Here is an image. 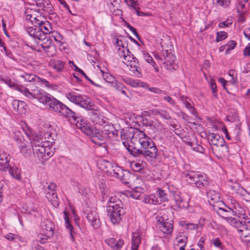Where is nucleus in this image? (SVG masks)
Wrapping results in <instances>:
<instances>
[{
  "instance_id": "f257e3e1",
  "label": "nucleus",
  "mask_w": 250,
  "mask_h": 250,
  "mask_svg": "<svg viewBox=\"0 0 250 250\" xmlns=\"http://www.w3.org/2000/svg\"><path fill=\"white\" fill-rule=\"evenodd\" d=\"M18 89L29 99H37L39 102L48 107L51 110L67 118H72L76 126L88 136L91 140L92 136H95L94 133L98 131V129L93 128L90 124L84 121L78 113L75 112L62 103L37 86L31 88V91L26 88L18 87Z\"/></svg>"
},
{
  "instance_id": "f03ea898",
  "label": "nucleus",
  "mask_w": 250,
  "mask_h": 250,
  "mask_svg": "<svg viewBox=\"0 0 250 250\" xmlns=\"http://www.w3.org/2000/svg\"><path fill=\"white\" fill-rule=\"evenodd\" d=\"M213 209L237 229L243 243L250 246V219L243 208H232L220 202L219 206L214 205Z\"/></svg>"
},
{
  "instance_id": "7ed1b4c3",
  "label": "nucleus",
  "mask_w": 250,
  "mask_h": 250,
  "mask_svg": "<svg viewBox=\"0 0 250 250\" xmlns=\"http://www.w3.org/2000/svg\"><path fill=\"white\" fill-rule=\"evenodd\" d=\"M32 144L33 154L37 157L39 160L44 161L48 160L53 155L54 148L50 146L51 142L49 141H45L46 137L44 138L41 137V135L36 134L31 130L26 132Z\"/></svg>"
},
{
  "instance_id": "20e7f679",
  "label": "nucleus",
  "mask_w": 250,
  "mask_h": 250,
  "mask_svg": "<svg viewBox=\"0 0 250 250\" xmlns=\"http://www.w3.org/2000/svg\"><path fill=\"white\" fill-rule=\"evenodd\" d=\"M66 97L70 102L79 105L83 108L90 110L89 115L91 120L94 122L97 123L99 119L100 113L98 110L95 109V105L89 98L81 95H77L74 92L66 93Z\"/></svg>"
},
{
  "instance_id": "39448f33",
  "label": "nucleus",
  "mask_w": 250,
  "mask_h": 250,
  "mask_svg": "<svg viewBox=\"0 0 250 250\" xmlns=\"http://www.w3.org/2000/svg\"><path fill=\"white\" fill-rule=\"evenodd\" d=\"M107 215L113 224H118L125 213L124 204L116 197H111L108 200Z\"/></svg>"
},
{
  "instance_id": "423d86ee",
  "label": "nucleus",
  "mask_w": 250,
  "mask_h": 250,
  "mask_svg": "<svg viewBox=\"0 0 250 250\" xmlns=\"http://www.w3.org/2000/svg\"><path fill=\"white\" fill-rule=\"evenodd\" d=\"M138 135L140 137L139 142L143 150V156L146 159L148 157L156 159L158 153L153 141L143 131H139Z\"/></svg>"
},
{
  "instance_id": "0eeeda50",
  "label": "nucleus",
  "mask_w": 250,
  "mask_h": 250,
  "mask_svg": "<svg viewBox=\"0 0 250 250\" xmlns=\"http://www.w3.org/2000/svg\"><path fill=\"white\" fill-rule=\"evenodd\" d=\"M182 174L188 183L195 184L198 188H207L209 185L207 175L201 174L198 171L186 170Z\"/></svg>"
},
{
  "instance_id": "6e6552de",
  "label": "nucleus",
  "mask_w": 250,
  "mask_h": 250,
  "mask_svg": "<svg viewBox=\"0 0 250 250\" xmlns=\"http://www.w3.org/2000/svg\"><path fill=\"white\" fill-rule=\"evenodd\" d=\"M208 139L211 149L214 152H220V155H225L229 152V148L223 138L219 135L210 133L208 135Z\"/></svg>"
},
{
  "instance_id": "1a4fd4ad",
  "label": "nucleus",
  "mask_w": 250,
  "mask_h": 250,
  "mask_svg": "<svg viewBox=\"0 0 250 250\" xmlns=\"http://www.w3.org/2000/svg\"><path fill=\"white\" fill-rule=\"evenodd\" d=\"M114 177L119 179L123 183L128 184L131 183L135 178V176L128 170H124L121 167H115Z\"/></svg>"
},
{
  "instance_id": "9d476101",
  "label": "nucleus",
  "mask_w": 250,
  "mask_h": 250,
  "mask_svg": "<svg viewBox=\"0 0 250 250\" xmlns=\"http://www.w3.org/2000/svg\"><path fill=\"white\" fill-rule=\"evenodd\" d=\"M162 56L164 58L163 63L166 69L169 70H176L177 66L175 63V56L167 50L163 51Z\"/></svg>"
},
{
  "instance_id": "9b49d317",
  "label": "nucleus",
  "mask_w": 250,
  "mask_h": 250,
  "mask_svg": "<svg viewBox=\"0 0 250 250\" xmlns=\"http://www.w3.org/2000/svg\"><path fill=\"white\" fill-rule=\"evenodd\" d=\"M83 216L87 219L90 225L94 229H97L100 227V221L95 210L86 209L83 211Z\"/></svg>"
},
{
  "instance_id": "f8f14e48",
  "label": "nucleus",
  "mask_w": 250,
  "mask_h": 250,
  "mask_svg": "<svg viewBox=\"0 0 250 250\" xmlns=\"http://www.w3.org/2000/svg\"><path fill=\"white\" fill-rule=\"evenodd\" d=\"M19 77L23 80V82L24 83H33L34 84L41 82L45 83L46 85H47L49 84V82L45 79L41 78L38 76L31 73L24 72L23 73L20 75Z\"/></svg>"
},
{
  "instance_id": "ddd939ff",
  "label": "nucleus",
  "mask_w": 250,
  "mask_h": 250,
  "mask_svg": "<svg viewBox=\"0 0 250 250\" xmlns=\"http://www.w3.org/2000/svg\"><path fill=\"white\" fill-rule=\"evenodd\" d=\"M173 198L175 204L180 208H187L188 207L189 198L187 195L174 192Z\"/></svg>"
},
{
  "instance_id": "4468645a",
  "label": "nucleus",
  "mask_w": 250,
  "mask_h": 250,
  "mask_svg": "<svg viewBox=\"0 0 250 250\" xmlns=\"http://www.w3.org/2000/svg\"><path fill=\"white\" fill-rule=\"evenodd\" d=\"M109 132H106V130H103L100 131L98 130L94 133L95 136H92V141L99 146H101L103 144H104L106 140L107 134Z\"/></svg>"
},
{
  "instance_id": "2eb2a0df",
  "label": "nucleus",
  "mask_w": 250,
  "mask_h": 250,
  "mask_svg": "<svg viewBox=\"0 0 250 250\" xmlns=\"http://www.w3.org/2000/svg\"><path fill=\"white\" fill-rule=\"evenodd\" d=\"M98 167L102 171L104 172L108 173L112 176H114V171L115 167H117L115 165H113L108 161L103 160L98 163Z\"/></svg>"
},
{
  "instance_id": "dca6fc26",
  "label": "nucleus",
  "mask_w": 250,
  "mask_h": 250,
  "mask_svg": "<svg viewBox=\"0 0 250 250\" xmlns=\"http://www.w3.org/2000/svg\"><path fill=\"white\" fill-rule=\"evenodd\" d=\"M126 65L129 66L130 70L132 71L137 76L140 77L141 75V68L139 67V61L137 58H133L130 62L126 63Z\"/></svg>"
},
{
  "instance_id": "f3484780",
  "label": "nucleus",
  "mask_w": 250,
  "mask_h": 250,
  "mask_svg": "<svg viewBox=\"0 0 250 250\" xmlns=\"http://www.w3.org/2000/svg\"><path fill=\"white\" fill-rule=\"evenodd\" d=\"M12 106L15 111L23 114L26 112L25 103L21 101L14 100L12 102Z\"/></svg>"
},
{
  "instance_id": "a211bd4d",
  "label": "nucleus",
  "mask_w": 250,
  "mask_h": 250,
  "mask_svg": "<svg viewBox=\"0 0 250 250\" xmlns=\"http://www.w3.org/2000/svg\"><path fill=\"white\" fill-rule=\"evenodd\" d=\"M105 243L110 246L114 250H120L123 245L124 244V241L122 239L119 240L117 242L113 238H110L105 240Z\"/></svg>"
},
{
  "instance_id": "6ab92c4d",
  "label": "nucleus",
  "mask_w": 250,
  "mask_h": 250,
  "mask_svg": "<svg viewBox=\"0 0 250 250\" xmlns=\"http://www.w3.org/2000/svg\"><path fill=\"white\" fill-rule=\"evenodd\" d=\"M159 228L163 233L169 234L172 231L173 226L171 221L166 220L160 222Z\"/></svg>"
},
{
  "instance_id": "aec40b11",
  "label": "nucleus",
  "mask_w": 250,
  "mask_h": 250,
  "mask_svg": "<svg viewBox=\"0 0 250 250\" xmlns=\"http://www.w3.org/2000/svg\"><path fill=\"white\" fill-rule=\"evenodd\" d=\"M118 54L120 57H123L125 61H127L126 63L130 62V60H133V58H136L131 54L128 48H127L125 50H121V48H119Z\"/></svg>"
},
{
  "instance_id": "412c9836",
  "label": "nucleus",
  "mask_w": 250,
  "mask_h": 250,
  "mask_svg": "<svg viewBox=\"0 0 250 250\" xmlns=\"http://www.w3.org/2000/svg\"><path fill=\"white\" fill-rule=\"evenodd\" d=\"M9 155L3 152L0 153V169L1 170H5L7 169V167L9 166Z\"/></svg>"
},
{
  "instance_id": "4be33fe9",
  "label": "nucleus",
  "mask_w": 250,
  "mask_h": 250,
  "mask_svg": "<svg viewBox=\"0 0 250 250\" xmlns=\"http://www.w3.org/2000/svg\"><path fill=\"white\" fill-rule=\"evenodd\" d=\"M47 41L48 43L42 44L41 46L48 56H52L54 54L55 46L52 44L51 41L47 40Z\"/></svg>"
},
{
  "instance_id": "5701e85b",
  "label": "nucleus",
  "mask_w": 250,
  "mask_h": 250,
  "mask_svg": "<svg viewBox=\"0 0 250 250\" xmlns=\"http://www.w3.org/2000/svg\"><path fill=\"white\" fill-rule=\"evenodd\" d=\"M143 202L146 204L158 205L160 204V202L158 201V198L155 194H150L145 196L143 200Z\"/></svg>"
},
{
  "instance_id": "b1692460",
  "label": "nucleus",
  "mask_w": 250,
  "mask_h": 250,
  "mask_svg": "<svg viewBox=\"0 0 250 250\" xmlns=\"http://www.w3.org/2000/svg\"><path fill=\"white\" fill-rule=\"evenodd\" d=\"M156 196L158 198V201L160 204L163 202H168V196L166 192L160 188H158L156 191Z\"/></svg>"
},
{
  "instance_id": "393cba45",
  "label": "nucleus",
  "mask_w": 250,
  "mask_h": 250,
  "mask_svg": "<svg viewBox=\"0 0 250 250\" xmlns=\"http://www.w3.org/2000/svg\"><path fill=\"white\" fill-rule=\"evenodd\" d=\"M141 239L138 233H133L132 237L131 250H138Z\"/></svg>"
},
{
  "instance_id": "a878e982",
  "label": "nucleus",
  "mask_w": 250,
  "mask_h": 250,
  "mask_svg": "<svg viewBox=\"0 0 250 250\" xmlns=\"http://www.w3.org/2000/svg\"><path fill=\"white\" fill-rule=\"evenodd\" d=\"M14 139L16 141L17 145L20 150L28 147L27 142L26 141L21 135H16Z\"/></svg>"
},
{
  "instance_id": "bb28decb",
  "label": "nucleus",
  "mask_w": 250,
  "mask_h": 250,
  "mask_svg": "<svg viewBox=\"0 0 250 250\" xmlns=\"http://www.w3.org/2000/svg\"><path fill=\"white\" fill-rule=\"evenodd\" d=\"M69 63H72L73 66L75 67V71H77L79 73H80L82 75H83L85 79H86L92 84H93L94 86L97 87H102L101 85L100 84H97L95 83H94L92 80H91L87 75L80 68H79L77 65H76L73 62L69 61Z\"/></svg>"
},
{
  "instance_id": "cd10ccee",
  "label": "nucleus",
  "mask_w": 250,
  "mask_h": 250,
  "mask_svg": "<svg viewBox=\"0 0 250 250\" xmlns=\"http://www.w3.org/2000/svg\"><path fill=\"white\" fill-rule=\"evenodd\" d=\"M46 197L47 199L52 202V204L54 206H58L59 205L58 198L57 197V194L56 192H53L52 193V196L51 197L50 192H47L46 193Z\"/></svg>"
},
{
  "instance_id": "c85d7f7f",
  "label": "nucleus",
  "mask_w": 250,
  "mask_h": 250,
  "mask_svg": "<svg viewBox=\"0 0 250 250\" xmlns=\"http://www.w3.org/2000/svg\"><path fill=\"white\" fill-rule=\"evenodd\" d=\"M186 143L188 146H190L194 151L203 153L205 150L201 146L197 143H193L190 141H187Z\"/></svg>"
},
{
  "instance_id": "c756f323",
  "label": "nucleus",
  "mask_w": 250,
  "mask_h": 250,
  "mask_svg": "<svg viewBox=\"0 0 250 250\" xmlns=\"http://www.w3.org/2000/svg\"><path fill=\"white\" fill-rule=\"evenodd\" d=\"M127 150L130 154L134 156H139V155L143 156V150L142 149H138L136 147H133L131 146H128Z\"/></svg>"
},
{
  "instance_id": "7c9ffc66",
  "label": "nucleus",
  "mask_w": 250,
  "mask_h": 250,
  "mask_svg": "<svg viewBox=\"0 0 250 250\" xmlns=\"http://www.w3.org/2000/svg\"><path fill=\"white\" fill-rule=\"evenodd\" d=\"M39 30L43 33L48 34L51 32V25L48 21H44L40 27H38Z\"/></svg>"
},
{
  "instance_id": "2f4dec72",
  "label": "nucleus",
  "mask_w": 250,
  "mask_h": 250,
  "mask_svg": "<svg viewBox=\"0 0 250 250\" xmlns=\"http://www.w3.org/2000/svg\"><path fill=\"white\" fill-rule=\"evenodd\" d=\"M65 63V62H62V61L55 60L53 61V67L57 71L61 72L62 71L63 69L64 68Z\"/></svg>"
},
{
  "instance_id": "473e14b6",
  "label": "nucleus",
  "mask_w": 250,
  "mask_h": 250,
  "mask_svg": "<svg viewBox=\"0 0 250 250\" xmlns=\"http://www.w3.org/2000/svg\"><path fill=\"white\" fill-rule=\"evenodd\" d=\"M4 171H8V173L14 178L20 180L21 179L20 175L18 173L16 168L11 167L10 166L7 167V169Z\"/></svg>"
},
{
  "instance_id": "72a5a7b5",
  "label": "nucleus",
  "mask_w": 250,
  "mask_h": 250,
  "mask_svg": "<svg viewBox=\"0 0 250 250\" xmlns=\"http://www.w3.org/2000/svg\"><path fill=\"white\" fill-rule=\"evenodd\" d=\"M20 152L26 158L31 157L32 153H33V148L31 149L30 146L24 148H22V149L20 150Z\"/></svg>"
},
{
  "instance_id": "f704fd0d",
  "label": "nucleus",
  "mask_w": 250,
  "mask_h": 250,
  "mask_svg": "<svg viewBox=\"0 0 250 250\" xmlns=\"http://www.w3.org/2000/svg\"><path fill=\"white\" fill-rule=\"evenodd\" d=\"M103 77L106 82L110 84L111 86L116 80L113 76L108 73H103Z\"/></svg>"
},
{
  "instance_id": "c9c22d12",
  "label": "nucleus",
  "mask_w": 250,
  "mask_h": 250,
  "mask_svg": "<svg viewBox=\"0 0 250 250\" xmlns=\"http://www.w3.org/2000/svg\"><path fill=\"white\" fill-rule=\"evenodd\" d=\"M131 167L135 171H139L143 168L142 163L133 161L131 163Z\"/></svg>"
},
{
  "instance_id": "e433bc0d",
  "label": "nucleus",
  "mask_w": 250,
  "mask_h": 250,
  "mask_svg": "<svg viewBox=\"0 0 250 250\" xmlns=\"http://www.w3.org/2000/svg\"><path fill=\"white\" fill-rule=\"evenodd\" d=\"M228 36L227 33L225 31H220L217 33V37L215 41L217 42H219L227 38Z\"/></svg>"
},
{
  "instance_id": "4c0bfd02",
  "label": "nucleus",
  "mask_w": 250,
  "mask_h": 250,
  "mask_svg": "<svg viewBox=\"0 0 250 250\" xmlns=\"http://www.w3.org/2000/svg\"><path fill=\"white\" fill-rule=\"evenodd\" d=\"M230 1L231 0H213L214 3L225 7L229 5Z\"/></svg>"
},
{
  "instance_id": "58836bf2",
  "label": "nucleus",
  "mask_w": 250,
  "mask_h": 250,
  "mask_svg": "<svg viewBox=\"0 0 250 250\" xmlns=\"http://www.w3.org/2000/svg\"><path fill=\"white\" fill-rule=\"evenodd\" d=\"M39 29L38 28H33L32 27H29L27 28V32L28 33L29 35L34 38H36V35H37Z\"/></svg>"
},
{
  "instance_id": "ea45409f",
  "label": "nucleus",
  "mask_w": 250,
  "mask_h": 250,
  "mask_svg": "<svg viewBox=\"0 0 250 250\" xmlns=\"http://www.w3.org/2000/svg\"><path fill=\"white\" fill-rule=\"evenodd\" d=\"M53 6L51 4L50 2L48 0H45L43 3V7L42 10L45 11L50 12L52 11Z\"/></svg>"
},
{
  "instance_id": "a19ab883",
  "label": "nucleus",
  "mask_w": 250,
  "mask_h": 250,
  "mask_svg": "<svg viewBox=\"0 0 250 250\" xmlns=\"http://www.w3.org/2000/svg\"><path fill=\"white\" fill-rule=\"evenodd\" d=\"M209 84L210 86L211 89L212 90V92L213 93V95L214 97H217V86L215 83V80L212 79L210 83Z\"/></svg>"
},
{
  "instance_id": "79ce46f5",
  "label": "nucleus",
  "mask_w": 250,
  "mask_h": 250,
  "mask_svg": "<svg viewBox=\"0 0 250 250\" xmlns=\"http://www.w3.org/2000/svg\"><path fill=\"white\" fill-rule=\"evenodd\" d=\"M44 21H41L40 19L36 17H34L33 19L31 20V22L34 26L37 27H40Z\"/></svg>"
},
{
  "instance_id": "37998d69",
  "label": "nucleus",
  "mask_w": 250,
  "mask_h": 250,
  "mask_svg": "<svg viewBox=\"0 0 250 250\" xmlns=\"http://www.w3.org/2000/svg\"><path fill=\"white\" fill-rule=\"evenodd\" d=\"M111 86L118 90H122L125 88L124 85L121 83L116 80L112 84Z\"/></svg>"
},
{
  "instance_id": "c03bdc74",
  "label": "nucleus",
  "mask_w": 250,
  "mask_h": 250,
  "mask_svg": "<svg viewBox=\"0 0 250 250\" xmlns=\"http://www.w3.org/2000/svg\"><path fill=\"white\" fill-rule=\"evenodd\" d=\"M245 7V4L243 3L242 2L240 1L237 5L236 9L237 12L241 15H243L245 13V11H243L244 8Z\"/></svg>"
},
{
  "instance_id": "a18cd8bd",
  "label": "nucleus",
  "mask_w": 250,
  "mask_h": 250,
  "mask_svg": "<svg viewBox=\"0 0 250 250\" xmlns=\"http://www.w3.org/2000/svg\"><path fill=\"white\" fill-rule=\"evenodd\" d=\"M125 26L131 31L133 32V33L135 35L136 37L139 40H141L140 36L138 34L136 30L132 26H131L128 22H125Z\"/></svg>"
},
{
  "instance_id": "49530a36",
  "label": "nucleus",
  "mask_w": 250,
  "mask_h": 250,
  "mask_svg": "<svg viewBox=\"0 0 250 250\" xmlns=\"http://www.w3.org/2000/svg\"><path fill=\"white\" fill-rule=\"evenodd\" d=\"M125 2L128 6L136 10L137 3L135 0H125Z\"/></svg>"
},
{
  "instance_id": "de8ad7c7",
  "label": "nucleus",
  "mask_w": 250,
  "mask_h": 250,
  "mask_svg": "<svg viewBox=\"0 0 250 250\" xmlns=\"http://www.w3.org/2000/svg\"><path fill=\"white\" fill-rule=\"evenodd\" d=\"M63 213L64 215V220L66 228H67L72 226L69 222V219L68 218V213L66 210L63 211Z\"/></svg>"
},
{
  "instance_id": "09e8293b",
  "label": "nucleus",
  "mask_w": 250,
  "mask_h": 250,
  "mask_svg": "<svg viewBox=\"0 0 250 250\" xmlns=\"http://www.w3.org/2000/svg\"><path fill=\"white\" fill-rule=\"evenodd\" d=\"M48 237L44 234L40 233L38 235V241L41 244H44L47 240Z\"/></svg>"
},
{
  "instance_id": "8fccbe9b",
  "label": "nucleus",
  "mask_w": 250,
  "mask_h": 250,
  "mask_svg": "<svg viewBox=\"0 0 250 250\" xmlns=\"http://www.w3.org/2000/svg\"><path fill=\"white\" fill-rule=\"evenodd\" d=\"M212 243L215 247L218 248L220 249H223V244H222L219 238H215L214 239H213Z\"/></svg>"
},
{
  "instance_id": "3c124183",
  "label": "nucleus",
  "mask_w": 250,
  "mask_h": 250,
  "mask_svg": "<svg viewBox=\"0 0 250 250\" xmlns=\"http://www.w3.org/2000/svg\"><path fill=\"white\" fill-rule=\"evenodd\" d=\"M159 115L162 118L169 120L171 117L168 112L166 111L162 110L159 112Z\"/></svg>"
},
{
  "instance_id": "603ef678",
  "label": "nucleus",
  "mask_w": 250,
  "mask_h": 250,
  "mask_svg": "<svg viewBox=\"0 0 250 250\" xmlns=\"http://www.w3.org/2000/svg\"><path fill=\"white\" fill-rule=\"evenodd\" d=\"M148 90L153 93H155L156 94H165L166 91L161 90L160 89L157 88V87H149L148 88Z\"/></svg>"
},
{
  "instance_id": "864d4df0",
  "label": "nucleus",
  "mask_w": 250,
  "mask_h": 250,
  "mask_svg": "<svg viewBox=\"0 0 250 250\" xmlns=\"http://www.w3.org/2000/svg\"><path fill=\"white\" fill-rule=\"evenodd\" d=\"M47 34L43 33L39 31L37 35H36V38L41 41H43L46 39Z\"/></svg>"
},
{
  "instance_id": "5fc2aeb1",
  "label": "nucleus",
  "mask_w": 250,
  "mask_h": 250,
  "mask_svg": "<svg viewBox=\"0 0 250 250\" xmlns=\"http://www.w3.org/2000/svg\"><path fill=\"white\" fill-rule=\"evenodd\" d=\"M69 230V234L70 235V238L71 241L73 242H75V234L76 233L75 231L74 230V228L73 226H71L70 227L67 228Z\"/></svg>"
},
{
  "instance_id": "6e6d98bb",
  "label": "nucleus",
  "mask_w": 250,
  "mask_h": 250,
  "mask_svg": "<svg viewBox=\"0 0 250 250\" xmlns=\"http://www.w3.org/2000/svg\"><path fill=\"white\" fill-rule=\"evenodd\" d=\"M53 229H54L53 225L51 222H49V221L47 222L46 223V224H45L44 229L47 231L52 232L53 230Z\"/></svg>"
},
{
  "instance_id": "4d7b16f0",
  "label": "nucleus",
  "mask_w": 250,
  "mask_h": 250,
  "mask_svg": "<svg viewBox=\"0 0 250 250\" xmlns=\"http://www.w3.org/2000/svg\"><path fill=\"white\" fill-rule=\"evenodd\" d=\"M175 243H177L178 244H182V245H186L187 238L184 237L181 238V236L177 237L176 239Z\"/></svg>"
},
{
  "instance_id": "13d9d810",
  "label": "nucleus",
  "mask_w": 250,
  "mask_h": 250,
  "mask_svg": "<svg viewBox=\"0 0 250 250\" xmlns=\"http://www.w3.org/2000/svg\"><path fill=\"white\" fill-rule=\"evenodd\" d=\"M1 80L4 82L6 84H8L10 87L15 86V83L12 82L9 78H2Z\"/></svg>"
},
{
  "instance_id": "bf43d9fd",
  "label": "nucleus",
  "mask_w": 250,
  "mask_h": 250,
  "mask_svg": "<svg viewBox=\"0 0 250 250\" xmlns=\"http://www.w3.org/2000/svg\"><path fill=\"white\" fill-rule=\"evenodd\" d=\"M109 128L112 129V127L109 126L104 127L103 130L105 129L106 132H109V134H107V137H110L111 135H112V136H114L115 135V133L112 130H111Z\"/></svg>"
},
{
  "instance_id": "052dcab7",
  "label": "nucleus",
  "mask_w": 250,
  "mask_h": 250,
  "mask_svg": "<svg viewBox=\"0 0 250 250\" xmlns=\"http://www.w3.org/2000/svg\"><path fill=\"white\" fill-rule=\"evenodd\" d=\"M116 44L117 46H118L122 47V49L121 48V50H125L127 48V47H125V43H124L123 42V41L121 40H120L117 39L116 42Z\"/></svg>"
},
{
  "instance_id": "680f3d73",
  "label": "nucleus",
  "mask_w": 250,
  "mask_h": 250,
  "mask_svg": "<svg viewBox=\"0 0 250 250\" xmlns=\"http://www.w3.org/2000/svg\"><path fill=\"white\" fill-rule=\"evenodd\" d=\"M184 102L186 107L190 110V111L192 114H193L194 112L195 111V109L192 107L191 104L187 100L184 101Z\"/></svg>"
},
{
  "instance_id": "e2e57ef3",
  "label": "nucleus",
  "mask_w": 250,
  "mask_h": 250,
  "mask_svg": "<svg viewBox=\"0 0 250 250\" xmlns=\"http://www.w3.org/2000/svg\"><path fill=\"white\" fill-rule=\"evenodd\" d=\"M136 191H137L142 195L146 190V188L144 186H136L133 188Z\"/></svg>"
},
{
  "instance_id": "0e129e2a",
  "label": "nucleus",
  "mask_w": 250,
  "mask_h": 250,
  "mask_svg": "<svg viewBox=\"0 0 250 250\" xmlns=\"http://www.w3.org/2000/svg\"><path fill=\"white\" fill-rule=\"evenodd\" d=\"M141 194L137 191H136L134 189L132 190L131 193V196L136 199H140L141 196Z\"/></svg>"
},
{
  "instance_id": "69168bd1",
  "label": "nucleus",
  "mask_w": 250,
  "mask_h": 250,
  "mask_svg": "<svg viewBox=\"0 0 250 250\" xmlns=\"http://www.w3.org/2000/svg\"><path fill=\"white\" fill-rule=\"evenodd\" d=\"M145 58L146 61L148 63H152V65H154V64H155V62L153 61V58L148 54H145Z\"/></svg>"
},
{
  "instance_id": "338daca9",
  "label": "nucleus",
  "mask_w": 250,
  "mask_h": 250,
  "mask_svg": "<svg viewBox=\"0 0 250 250\" xmlns=\"http://www.w3.org/2000/svg\"><path fill=\"white\" fill-rule=\"evenodd\" d=\"M236 42L234 41H230L227 43V44H226V45L228 46L229 49L233 50L236 46Z\"/></svg>"
},
{
  "instance_id": "774afa93",
  "label": "nucleus",
  "mask_w": 250,
  "mask_h": 250,
  "mask_svg": "<svg viewBox=\"0 0 250 250\" xmlns=\"http://www.w3.org/2000/svg\"><path fill=\"white\" fill-rule=\"evenodd\" d=\"M244 55L245 56H250V44H249L244 49Z\"/></svg>"
}]
</instances>
